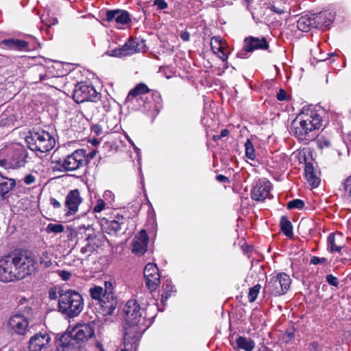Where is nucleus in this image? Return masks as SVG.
<instances>
[{
    "mask_svg": "<svg viewBox=\"0 0 351 351\" xmlns=\"http://www.w3.org/2000/svg\"><path fill=\"white\" fill-rule=\"evenodd\" d=\"M34 255L27 250H15L0 258V281L3 282L20 280L36 270Z\"/></svg>",
    "mask_w": 351,
    "mask_h": 351,
    "instance_id": "nucleus-1",
    "label": "nucleus"
},
{
    "mask_svg": "<svg viewBox=\"0 0 351 351\" xmlns=\"http://www.w3.org/2000/svg\"><path fill=\"white\" fill-rule=\"evenodd\" d=\"M322 125V118L315 111L307 110L299 114L291 123L294 136L301 141H309L314 138V131Z\"/></svg>",
    "mask_w": 351,
    "mask_h": 351,
    "instance_id": "nucleus-2",
    "label": "nucleus"
},
{
    "mask_svg": "<svg viewBox=\"0 0 351 351\" xmlns=\"http://www.w3.org/2000/svg\"><path fill=\"white\" fill-rule=\"evenodd\" d=\"M125 320V332L134 330L132 334L142 335L147 330V326L145 324V312L136 300H130L125 304L123 309Z\"/></svg>",
    "mask_w": 351,
    "mask_h": 351,
    "instance_id": "nucleus-3",
    "label": "nucleus"
},
{
    "mask_svg": "<svg viewBox=\"0 0 351 351\" xmlns=\"http://www.w3.org/2000/svg\"><path fill=\"white\" fill-rule=\"evenodd\" d=\"M58 294L59 311L69 318L78 316L84 306L82 296L78 292L71 289H60Z\"/></svg>",
    "mask_w": 351,
    "mask_h": 351,
    "instance_id": "nucleus-4",
    "label": "nucleus"
},
{
    "mask_svg": "<svg viewBox=\"0 0 351 351\" xmlns=\"http://www.w3.org/2000/svg\"><path fill=\"white\" fill-rule=\"evenodd\" d=\"M52 162L57 165V169L60 171H76L88 164L86 150L77 149L65 157L54 159Z\"/></svg>",
    "mask_w": 351,
    "mask_h": 351,
    "instance_id": "nucleus-5",
    "label": "nucleus"
},
{
    "mask_svg": "<svg viewBox=\"0 0 351 351\" xmlns=\"http://www.w3.org/2000/svg\"><path fill=\"white\" fill-rule=\"evenodd\" d=\"M26 141L30 149L43 153L49 152L56 145L55 138L45 130L31 132Z\"/></svg>",
    "mask_w": 351,
    "mask_h": 351,
    "instance_id": "nucleus-6",
    "label": "nucleus"
},
{
    "mask_svg": "<svg viewBox=\"0 0 351 351\" xmlns=\"http://www.w3.org/2000/svg\"><path fill=\"white\" fill-rule=\"evenodd\" d=\"M110 282L105 281L102 287L94 285L89 289L91 299L95 301L97 313L104 317L110 315V292L108 291V285Z\"/></svg>",
    "mask_w": 351,
    "mask_h": 351,
    "instance_id": "nucleus-7",
    "label": "nucleus"
},
{
    "mask_svg": "<svg viewBox=\"0 0 351 351\" xmlns=\"http://www.w3.org/2000/svg\"><path fill=\"white\" fill-rule=\"evenodd\" d=\"M291 280L286 273H279L276 276H271L269 280H267L263 291L265 293L273 295L280 296L285 294L291 285Z\"/></svg>",
    "mask_w": 351,
    "mask_h": 351,
    "instance_id": "nucleus-8",
    "label": "nucleus"
},
{
    "mask_svg": "<svg viewBox=\"0 0 351 351\" xmlns=\"http://www.w3.org/2000/svg\"><path fill=\"white\" fill-rule=\"evenodd\" d=\"M146 45L143 39L130 38L121 47L111 50V56L122 58L136 53L145 52Z\"/></svg>",
    "mask_w": 351,
    "mask_h": 351,
    "instance_id": "nucleus-9",
    "label": "nucleus"
},
{
    "mask_svg": "<svg viewBox=\"0 0 351 351\" xmlns=\"http://www.w3.org/2000/svg\"><path fill=\"white\" fill-rule=\"evenodd\" d=\"M51 341V337L47 332L35 333L29 339V351H50Z\"/></svg>",
    "mask_w": 351,
    "mask_h": 351,
    "instance_id": "nucleus-10",
    "label": "nucleus"
},
{
    "mask_svg": "<svg viewBox=\"0 0 351 351\" xmlns=\"http://www.w3.org/2000/svg\"><path fill=\"white\" fill-rule=\"evenodd\" d=\"M8 326L14 333L25 335L29 331V318L23 313H15L8 320Z\"/></svg>",
    "mask_w": 351,
    "mask_h": 351,
    "instance_id": "nucleus-11",
    "label": "nucleus"
},
{
    "mask_svg": "<svg viewBox=\"0 0 351 351\" xmlns=\"http://www.w3.org/2000/svg\"><path fill=\"white\" fill-rule=\"evenodd\" d=\"M97 91L93 86L85 82L77 83L73 91V98L76 103L80 104L91 100L97 96Z\"/></svg>",
    "mask_w": 351,
    "mask_h": 351,
    "instance_id": "nucleus-12",
    "label": "nucleus"
},
{
    "mask_svg": "<svg viewBox=\"0 0 351 351\" xmlns=\"http://www.w3.org/2000/svg\"><path fill=\"white\" fill-rule=\"evenodd\" d=\"M145 283L151 291H155L160 283L158 269L154 263H147L144 269Z\"/></svg>",
    "mask_w": 351,
    "mask_h": 351,
    "instance_id": "nucleus-13",
    "label": "nucleus"
},
{
    "mask_svg": "<svg viewBox=\"0 0 351 351\" xmlns=\"http://www.w3.org/2000/svg\"><path fill=\"white\" fill-rule=\"evenodd\" d=\"M95 327L94 322L76 326L71 331L75 341L77 342L84 341L93 337L95 335Z\"/></svg>",
    "mask_w": 351,
    "mask_h": 351,
    "instance_id": "nucleus-14",
    "label": "nucleus"
},
{
    "mask_svg": "<svg viewBox=\"0 0 351 351\" xmlns=\"http://www.w3.org/2000/svg\"><path fill=\"white\" fill-rule=\"evenodd\" d=\"M149 237L145 230H141L133 239L132 252L137 255L144 254L147 248Z\"/></svg>",
    "mask_w": 351,
    "mask_h": 351,
    "instance_id": "nucleus-15",
    "label": "nucleus"
},
{
    "mask_svg": "<svg viewBox=\"0 0 351 351\" xmlns=\"http://www.w3.org/2000/svg\"><path fill=\"white\" fill-rule=\"evenodd\" d=\"M271 187V183L269 181L259 180L252 189V198L256 201H263L268 197Z\"/></svg>",
    "mask_w": 351,
    "mask_h": 351,
    "instance_id": "nucleus-16",
    "label": "nucleus"
},
{
    "mask_svg": "<svg viewBox=\"0 0 351 351\" xmlns=\"http://www.w3.org/2000/svg\"><path fill=\"white\" fill-rule=\"evenodd\" d=\"M82 202V198L78 189L70 191L65 197L64 202L65 207L68 209V213L70 215L75 214Z\"/></svg>",
    "mask_w": 351,
    "mask_h": 351,
    "instance_id": "nucleus-17",
    "label": "nucleus"
},
{
    "mask_svg": "<svg viewBox=\"0 0 351 351\" xmlns=\"http://www.w3.org/2000/svg\"><path fill=\"white\" fill-rule=\"evenodd\" d=\"M268 48V42L264 37L260 38L249 36L244 40L243 49L246 52H251L257 49L265 50Z\"/></svg>",
    "mask_w": 351,
    "mask_h": 351,
    "instance_id": "nucleus-18",
    "label": "nucleus"
},
{
    "mask_svg": "<svg viewBox=\"0 0 351 351\" xmlns=\"http://www.w3.org/2000/svg\"><path fill=\"white\" fill-rule=\"evenodd\" d=\"M6 152L10 160V167L12 169L21 167L25 165L27 155L23 150L8 149L6 150Z\"/></svg>",
    "mask_w": 351,
    "mask_h": 351,
    "instance_id": "nucleus-19",
    "label": "nucleus"
},
{
    "mask_svg": "<svg viewBox=\"0 0 351 351\" xmlns=\"http://www.w3.org/2000/svg\"><path fill=\"white\" fill-rule=\"evenodd\" d=\"M315 21V28L328 27L334 20V15L324 11L317 14H313Z\"/></svg>",
    "mask_w": 351,
    "mask_h": 351,
    "instance_id": "nucleus-20",
    "label": "nucleus"
},
{
    "mask_svg": "<svg viewBox=\"0 0 351 351\" xmlns=\"http://www.w3.org/2000/svg\"><path fill=\"white\" fill-rule=\"evenodd\" d=\"M114 21L117 27L121 29V25H127L131 23L129 13L122 10H111V21Z\"/></svg>",
    "mask_w": 351,
    "mask_h": 351,
    "instance_id": "nucleus-21",
    "label": "nucleus"
},
{
    "mask_svg": "<svg viewBox=\"0 0 351 351\" xmlns=\"http://www.w3.org/2000/svg\"><path fill=\"white\" fill-rule=\"evenodd\" d=\"M132 330L124 333L125 348L121 351H136L141 335L131 333ZM132 332H134L132 330Z\"/></svg>",
    "mask_w": 351,
    "mask_h": 351,
    "instance_id": "nucleus-22",
    "label": "nucleus"
},
{
    "mask_svg": "<svg viewBox=\"0 0 351 351\" xmlns=\"http://www.w3.org/2000/svg\"><path fill=\"white\" fill-rule=\"evenodd\" d=\"M16 186L14 179L2 176L0 173V200L3 199L5 195Z\"/></svg>",
    "mask_w": 351,
    "mask_h": 351,
    "instance_id": "nucleus-23",
    "label": "nucleus"
},
{
    "mask_svg": "<svg viewBox=\"0 0 351 351\" xmlns=\"http://www.w3.org/2000/svg\"><path fill=\"white\" fill-rule=\"evenodd\" d=\"M304 171L306 178L309 184L314 188L317 187L319 184L320 180L314 172V168L312 163L306 162L305 164Z\"/></svg>",
    "mask_w": 351,
    "mask_h": 351,
    "instance_id": "nucleus-24",
    "label": "nucleus"
},
{
    "mask_svg": "<svg viewBox=\"0 0 351 351\" xmlns=\"http://www.w3.org/2000/svg\"><path fill=\"white\" fill-rule=\"evenodd\" d=\"M313 15L302 16L298 21L297 26L302 32H308L311 28L315 27Z\"/></svg>",
    "mask_w": 351,
    "mask_h": 351,
    "instance_id": "nucleus-25",
    "label": "nucleus"
},
{
    "mask_svg": "<svg viewBox=\"0 0 351 351\" xmlns=\"http://www.w3.org/2000/svg\"><path fill=\"white\" fill-rule=\"evenodd\" d=\"M149 92V88L143 83L138 84L134 88L129 92L125 101L131 102L132 99L139 95L146 94Z\"/></svg>",
    "mask_w": 351,
    "mask_h": 351,
    "instance_id": "nucleus-26",
    "label": "nucleus"
},
{
    "mask_svg": "<svg viewBox=\"0 0 351 351\" xmlns=\"http://www.w3.org/2000/svg\"><path fill=\"white\" fill-rule=\"evenodd\" d=\"M2 43L12 49L24 50L27 49L29 47L27 42L19 39H6L3 40Z\"/></svg>",
    "mask_w": 351,
    "mask_h": 351,
    "instance_id": "nucleus-27",
    "label": "nucleus"
},
{
    "mask_svg": "<svg viewBox=\"0 0 351 351\" xmlns=\"http://www.w3.org/2000/svg\"><path fill=\"white\" fill-rule=\"evenodd\" d=\"M74 341L75 339L73 337L72 332H65L62 334L60 337L57 348L58 350H60V347H61L62 351H64L65 348H67L71 346L74 345Z\"/></svg>",
    "mask_w": 351,
    "mask_h": 351,
    "instance_id": "nucleus-28",
    "label": "nucleus"
},
{
    "mask_svg": "<svg viewBox=\"0 0 351 351\" xmlns=\"http://www.w3.org/2000/svg\"><path fill=\"white\" fill-rule=\"evenodd\" d=\"M123 217L119 214L115 215V219L111 220V231L113 230L117 235L125 233L126 228L123 226Z\"/></svg>",
    "mask_w": 351,
    "mask_h": 351,
    "instance_id": "nucleus-29",
    "label": "nucleus"
},
{
    "mask_svg": "<svg viewBox=\"0 0 351 351\" xmlns=\"http://www.w3.org/2000/svg\"><path fill=\"white\" fill-rule=\"evenodd\" d=\"M236 343L239 348L245 351H252L255 348V342L249 338L239 336L236 339Z\"/></svg>",
    "mask_w": 351,
    "mask_h": 351,
    "instance_id": "nucleus-30",
    "label": "nucleus"
},
{
    "mask_svg": "<svg viewBox=\"0 0 351 351\" xmlns=\"http://www.w3.org/2000/svg\"><path fill=\"white\" fill-rule=\"evenodd\" d=\"M280 229L282 232L289 238H291L293 235V226L291 221L287 219V217L282 216L280 219Z\"/></svg>",
    "mask_w": 351,
    "mask_h": 351,
    "instance_id": "nucleus-31",
    "label": "nucleus"
},
{
    "mask_svg": "<svg viewBox=\"0 0 351 351\" xmlns=\"http://www.w3.org/2000/svg\"><path fill=\"white\" fill-rule=\"evenodd\" d=\"M340 189L344 191L346 200L351 202V175L342 182Z\"/></svg>",
    "mask_w": 351,
    "mask_h": 351,
    "instance_id": "nucleus-32",
    "label": "nucleus"
},
{
    "mask_svg": "<svg viewBox=\"0 0 351 351\" xmlns=\"http://www.w3.org/2000/svg\"><path fill=\"white\" fill-rule=\"evenodd\" d=\"M327 243H328V250L331 252H340L342 247L341 245H338L336 243L335 234L334 233H330L327 238Z\"/></svg>",
    "mask_w": 351,
    "mask_h": 351,
    "instance_id": "nucleus-33",
    "label": "nucleus"
},
{
    "mask_svg": "<svg viewBox=\"0 0 351 351\" xmlns=\"http://www.w3.org/2000/svg\"><path fill=\"white\" fill-rule=\"evenodd\" d=\"M245 157L251 160L256 159V154L254 145L250 139L245 143Z\"/></svg>",
    "mask_w": 351,
    "mask_h": 351,
    "instance_id": "nucleus-34",
    "label": "nucleus"
},
{
    "mask_svg": "<svg viewBox=\"0 0 351 351\" xmlns=\"http://www.w3.org/2000/svg\"><path fill=\"white\" fill-rule=\"evenodd\" d=\"M210 47L213 51L216 53V51L219 52H223V41L217 36H214L210 40Z\"/></svg>",
    "mask_w": 351,
    "mask_h": 351,
    "instance_id": "nucleus-35",
    "label": "nucleus"
},
{
    "mask_svg": "<svg viewBox=\"0 0 351 351\" xmlns=\"http://www.w3.org/2000/svg\"><path fill=\"white\" fill-rule=\"evenodd\" d=\"M45 230L47 233L59 234L64 232V227L60 223H49Z\"/></svg>",
    "mask_w": 351,
    "mask_h": 351,
    "instance_id": "nucleus-36",
    "label": "nucleus"
},
{
    "mask_svg": "<svg viewBox=\"0 0 351 351\" xmlns=\"http://www.w3.org/2000/svg\"><path fill=\"white\" fill-rule=\"evenodd\" d=\"M99 225L101 226V228L104 232H106L108 234L110 233V221L108 218H106L104 217H101V215H97L96 216Z\"/></svg>",
    "mask_w": 351,
    "mask_h": 351,
    "instance_id": "nucleus-37",
    "label": "nucleus"
},
{
    "mask_svg": "<svg viewBox=\"0 0 351 351\" xmlns=\"http://www.w3.org/2000/svg\"><path fill=\"white\" fill-rule=\"evenodd\" d=\"M111 138L113 140V143L111 144V149L118 150L121 145L123 146V141L120 138L119 134L117 132L111 133Z\"/></svg>",
    "mask_w": 351,
    "mask_h": 351,
    "instance_id": "nucleus-38",
    "label": "nucleus"
},
{
    "mask_svg": "<svg viewBox=\"0 0 351 351\" xmlns=\"http://www.w3.org/2000/svg\"><path fill=\"white\" fill-rule=\"evenodd\" d=\"M261 289V286L259 284L250 289L248 293V300L250 302H253L256 300Z\"/></svg>",
    "mask_w": 351,
    "mask_h": 351,
    "instance_id": "nucleus-39",
    "label": "nucleus"
},
{
    "mask_svg": "<svg viewBox=\"0 0 351 351\" xmlns=\"http://www.w3.org/2000/svg\"><path fill=\"white\" fill-rule=\"evenodd\" d=\"M316 143L319 149L329 147L331 145L330 141L328 138L324 136H318L317 137Z\"/></svg>",
    "mask_w": 351,
    "mask_h": 351,
    "instance_id": "nucleus-40",
    "label": "nucleus"
},
{
    "mask_svg": "<svg viewBox=\"0 0 351 351\" xmlns=\"http://www.w3.org/2000/svg\"><path fill=\"white\" fill-rule=\"evenodd\" d=\"M304 206V202L302 199H295L291 201H289L287 203V207L288 209H302Z\"/></svg>",
    "mask_w": 351,
    "mask_h": 351,
    "instance_id": "nucleus-41",
    "label": "nucleus"
},
{
    "mask_svg": "<svg viewBox=\"0 0 351 351\" xmlns=\"http://www.w3.org/2000/svg\"><path fill=\"white\" fill-rule=\"evenodd\" d=\"M5 152H6V150H3V149L0 150V166L4 167L6 169L11 168L10 167V163H9L10 160H9L8 156H7V158H3V156H4V154Z\"/></svg>",
    "mask_w": 351,
    "mask_h": 351,
    "instance_id": "nucleus-42",
    "label": "nucleus"
},
{
    "mask_svg": "<svg viewBox=\"0 0 351 351\" xmlns=\"http://www.w3.org/2000/svg\"><path fill=\"white\" fill-rule=\"evenodd\" d=\"M106 206V203L102 199H99L97 202V204L93 208V211L97 213H100Z\"/></svg>",
    "mask_w": 351,
    "mask_h": 351,
    "instance_id": "nucleus-43",
    "label": "nucleus"
},
{
    "mask_svg": "<svg viewBox=\"0 0 351 351\" xmlns=\"http://www.w3.org/2000/svg\"><path fill=\"white\" fill-rule=\"evenodd\" d=\"M326 281L329 285L335 287H337L339 285L338 279L333 276L332 274H328L326 276Z\"/></svg>",
    "mask_w": 351,
    "mask_h": 351,
    "instance_id": "nucleus-44",
    "label": "nucleus"
},
{
    "mask_svg": "<svg viewBox=\"0 0 351 351\" xmlns=\"http://www.w3.org/2000/svg\"><path fill=\"white\" fill-rule=\"evenodd\" d=\"M154 5H156L159 10H165L168 6L167 3L165 0H154Z\"/></svg>",
    "mask_w": 351,
    "mask_h": 351,
    "instance_id": "nucleus-45",
    "label": "nucleus"
},
{
    "mask_svg": "<svg viewBox=\"0 0 351 351\" xmlns=\"http://www.w3.org/2000/svg\"><path fill=\"white\" fill-rule=\"evenodd\" d=\"M58 274L63 280H68L71 276V274L66 270L59 271Z\"/></svg>",
    "mask_w": 351,
    "mask_h": 351,
    "instance_id": "nucleus-46",
    "label": "nucleus"
},
{
    "mask_svg": "<svg viewBox=\"0 0 351 351\" xmlns=\"http://www.w3.org/2000/svg\"><path fill=\"white\" fill-rule=\"evenodd\" d=\"M326 262V258H319L317 256H313L311 259V263L313 265H317L319 263H324Z\"/></svg>",
    "mask_w": 351,
    "mask_h": 351,
    "instance_id": "nucleus-47",
    "label": "nucleus"
},
{
    "mask_svg": "<svg viewBox=\"0 0 351 351\" xmlns=\"http://www.w3.org/2000/svg\"><path fill=\"white\" fill-rule=\"evenodd\" d=\"M36 181V178L32 174L27 175L24 178V182L29 185L33 184Z\"/></svg>",
    "mask_w": 351,
    "mask_h": 351,
    "instance_id": "nucleus-48",
    "label": "nucleus"
},
{
    "mask_svg": "<svg viewBox=\"0 0 351 351\" xmlns=\"http://www.w3.org/2000/svg\"><path fill=\"white\" fill-rule=\"evenodd\" d=\"M276 97L279 101H284L287 98V93L283 89H280Z\"/></svg>",
    "mask_w": 351,
    "mask_h": 351,
    "instance_id": "nucleus-49",
    "label": "nucleus"
},
{
    "mask_svg": "<svg viewBox=\"0 0 351 351\" xmlns=\"http://www.w3.org/2000/svg\"><path fill=\"white\" fill-rule=\"evenodd\" d=\"M171 291H167L166 290H164L163 293L161 295V302L165 305V303L167 302L169 297L171 295Z\"/></svg>",
    "mask_w": 351,
    "mask_h": 351,
    "instance_id": "nucleus-50",
    "label": "nucleus"
},
{
    "mask_svg": "<svg viewBox=\"0 0 351 351\" xmlns=\"http://www.w3.org/2000/svg\"><path fill=\"white\" fill-rule=\"evenodd\" d=\"M50 204L53 206L54 208H60L61 207V204L59 201L53 197L50 198Z\"/></svg>",
    "mask_w": 351,
    "mask_h": 351,
    "instance_id": "nucleus-51",
    "label": "nucleus"
},
{
    "mask_svg": "<svg viewBox=\"0 0 351 351\" xmlns=\"http://www.w3.org/2000/svg\"><path fill=\"white\" fill-rule=\"evenodd\" d=\"M49 298L51 300H56L58 298V293L56 289H51L49 290Z\"/></svg>",
    "mask_w": 351,
    "mask_h": 351,
    "instance_id": "nucleus-52",
    "label": "nucleus"
},
{
    "mask_svg": "<svg viewBox=\"0 0 351 351\" xmlns=\"http://www.w3.org/2000/svg\"><path fill=\"white\" fill-rule=\"evenodd\" d=\"M271 10L279 14H281L285 12L284 8H278L276 5L271 6Z\"/></svg>",
    "mask_w": 351,
    "mask_h": 351,
    "instance_id": "nucleus-53",
    "label": "nucleus"
},
{
    "mask_svg": "<svg viewBox=\"0 0 351 351\" xmlns=\"http://www.w3.org/2000/svg\"><path fill=\"white\" fill-rule=\"evenodd\" d=\"M216 180L219 182H229L230 180L228 177L223 175H217L216 176Z\"/></svg>",
    "mask_w": 351,
    "mask_h": 351,
    "instance_id": "nucleus-54",
    "label": "nucleus"
},
{
    "mask_svg": "<svg viewBox=\"0 0 351 351\" xmlns=\"http://www.w3.org/2000/svg\"><path fill=\"white\" fill-rule=\"evenodd\" d=\"M180 38L184 41H189L190 40V34L187 31L182 32L180 34Z\"/></svg>",
    "mask_w": 351,
    "mask_h": 351,
    "instance_id": "nucleus-55",
    "label": "nucleus"
},
{
    "mask_svg": "<svg viewBox=\"0 0 351 351\" xmlns=\"http://www.w3.org/2000/svg\"><path fill=\"white\" fill-rule=\"evenodd\" d=\"M174 287L169 282H167L163 285V289L164 290H166L167 291H173Z\"/></svg>",
    "mask_w": 351,
    "mask_h": 351,
    "instance_id": "nucleus-56",
    "label": "nucleus"
},
{
    "mask_svg": "<svg viewBox=\"0 0 351 351\" xmlns=\"http://www.w3.org/2000/svg\"><path fill=\"white\" fill-rule=\"evenodd\" d=\"M105 18L103 19L104 22L110 23V10H106L104 12Z\"/></svg>",
    "mask_w": 351,
    "mask_h": 351,
    "instance_id": "nucleus-57",
    "label": "nucleus"
},
{
    "mask_svg": "<svg viewBox=\"0 0 351 351\" xmlns=\"http://www.w3.org/2000/svg\"><path fill=\"white\" fill-rule=\"evenodd\" d=\"M228 134H229L228 130L223 129L221 132L220 136H221V138L225 137V136H227L228 135Z\"/></svg>",
    "mask_w": 351,
    "mask_h": 351,
    "instance_id": "nucleus-58",
    "label": "nucleus"
},
{
    "mask_svg": "<svg viewBox=\"0 0 351 351\" xmlns=\"http://www.w3.org/2000/svg\"><path fill=\"white\" fill-rule=\"evenodd\" d=\"M127 138H128V141H130V143H131V145L134 147V149H135V151L136 152L137 154L139 153L140 152V149H138L134 143V142L128 138V136H126Z\"/></svg>",
    "mask_w": 351,
    "mask_h": 351,
    "instance_id": "nucleus-59",
    "label": "nucleus"
},
{
    "mask_svg": "<svg viewBox=\"0 0 351 351\" xmlns=\"http://www.w3.org/2000/svg\"><path fill=\"white\" fill-rule=\"evenodd\" d=\"M221 53V56H219V58L225 61L228 59V56L224 53V48L223 49V52H220Z\"/></svg>",
    "mask_w": 351,
    "mask_h": 351,
    "instance_id": "nucleus-60",
    "label": "nucleus"
},
{
    "mask_svg": "<svg viewBox=\"0 0 351 351\" xmlns=\"http://www.w3.org/2000/svg\"><path fill=\"white\" fill-rule=\"evenodd\" d=\"M39 78H40V82H43V81H44L45 80H46V79H47V76H46L45 75H42V74H40V75H39Z\"/></svg>",
    "mask_w": 351,
    "mask_h": 351,
    "instance_id": "nucleus-61",
    "label": "nucleus"
},
{
    "mask_svg": "<svg viewBox=\"0 0 351 351\" xmlns=\"http://www.w3.org/2000/svg\"><path fill=\"white\" fill-rule=\"evenodd\" d=\"M220 138H221L220 135H215V136H213V140L214 141H217V140H219Z\"/></svg>",
    "mask_w": 351,
    "mask_h": 351,
    "instance_id": "nucleus-62",
    "label": "nucleus"
},
{
    "mask_svg": "<svg viewBox=\"0 0 351 351\" xmlns=\"http://www.w3.org/2000/svg\"><path fill=\"white\" fill-rule=\"evenodd\" d=\"M95 132L97 134H99V129L98 126H95Z\"/></svg>",
    "mask_w": 351,
    "mask_h": 351,
    "instance_id": "nucleus-63",
    "label": "nucleus"
},
{
    "mask_svg": "<svg viewBox=\"0 0 351 351\" xmlns=\"http://www.w3.org/2000/svg\"><path fill=\"white\" fill-rule=\"evenodd\" d=\"M348 139L349 142L351 143V132L350 134H348Z\"/></svg>",
    "mask_w": 351,
    "mask_h": 351,
    "instance_id": "nucleus-64",
    "label": "nucleus"
}]
</instances>
